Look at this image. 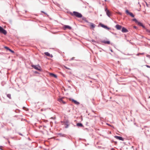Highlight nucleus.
I'll return each instance as SVG.
<instances>
[{"label":"nucleus","instance_id":"obj_1","mask_svg":"<svg viewBox=\"0 0 150 150\" xmlns=\"http://www.w3.org/2000/svg\"><path fill=\"white\" fill-rule=\"evenodd\" d=\"M72 15H74L78 18H81L82 17V15L81 13L75 11L73 12V14H72Z\"/></svg>","mask_w":150,"mask_h":150},{"label":"nucleus","instance_id":"obj_2","mask_svg":"<svg viewBox=\"0 0 150 150\" xmlns=\"http://www.w3.org/2000/svg\"><path fill=\"white\" fill-rule=\"evenodd\" d=\"M0 33L6 35L7 33L6 31L0 26Z\"/></svg>","mask_w":150,"mask_h":150},{"label":"nucleus","instance_id":"obj_3","mask_svg":"<svg viewBox=\"0 0 150 150\" xmlns=\"http://www.w3.org/2000/svg\"><path fill=\"white\" fill-rule=\"evenodd\" d=\"M85 21L88 23V25H89L91 27V28H95V25L94 24L92 23L88 22V21L86 20Z\"/></svg>","mask_w":150,"mask_h":150},{"label":"nucleus","instance_id":"obj_4","mask_svg":"<svg viewBox=\"0 0 150 150\" xmlns=\"http://www.w3.org/2000/svg\"><path fill=\"white\" fill-rule=\"evenodd\" d=\"M32 67L35 69L39 70V71H41V67L38 66V65H33Z\"/></svg>","mask_w":150,"mask_h":150},{"label":"nucleus","instance_id":"obj_5","mask_svg":"<svg viewBox=\"0 0 150 150\" xmlns=\"http://www.w3.org/2000/svg\"><path fill=\"white\" fill-rule=\"evenodd\" d=\"M126 13L127 14L129 15L132 17H134V16L133 14L131 12H129L128 10H126Z\"/></svg>","mask_w":150,"mask_h":150},{"label":"nucleus","instance_id":"obj_6","mask_svg":"<svg viewBox=\"0 0 150 150\" xmlns=\"http://www.w3.org/2000/svg\"><path fill=\"white\" fill-rule=\"evenodd\" d=\"M69 100L71 101L72 102H73L74 104L77 105H79V102L73 99H69Z\"/></svg>","mask_w":150,"mask_h":150},{"label":"nucleus","instance_id":"obj_7","mask_svg":"<svg viewBox=\"0 0 150 150\" xmlns=\"http://www.w3.org/2000/svg\"><path fill=\"white\" fill-rule=\"evenodd\" d=\"M115 137L116 138V139L122 140V141H123L124 140V139L122 138V137H120V136H115Z\"/></svg>","mask_w":150,"mask_h":150},{"label":"nucleus","instance_id":"obj_8","mask_svg":"<svg viewBox=\"0 0 150 150\" xmlns=\"http://www.w3.org/2000/svg\"><path fill=\"white\" fill-rule=\"evenodd\" d=\"M63 99H64V98H60L58 100L61 103L65 104L66 103V102L63 100Z\"/></svg>","mask_w":150,"mask_h":150},{"label":"nucleus","instance_id":"obj_9","mask_svg":"<svg viewBox=\"0 0 150 150\" xmlns=\"http://www.w3.org/2000/svg\"><path fill=\"white\" fill-rule=\"evenodd\" d=\"M122 31L123 33H127L128 32V30L124 27L122 28Z\"/></svg>","mask_w":150,"mask_h":150},{"label":"nucleus","instance_id":"obj_10","mask_svg":"<svg viewBox=\"0 0 150 150\" xmlns=\"http://www.w3.org/2000/svg\"><path fill=\"white\" fill-rule=\"evenodd\" d=\"M117 30H120L122 28V26L118 25H116L115 26Z\"/></svg>","mask_w":150,"mask_h":150},{"label":"nucleus","instance_id":"obj_11","mask_svg":"<svg viewBox=\"0 0 150 150\" xmlns=\"http://www.w3.org/2000/svg\"><path fill=\"white\" fill-rule=\"evenodd\" d=\"M105 11H106L107 15L108 16H110V12L108 10L107 8L106 9Z\"/></svg>","mask_w":150,"mask_h":150},{"label":"nucleus","instance_id":"obj_12","mask_svg":"<svg viewBox=\"0 0 150 150\" xmlns=\"http://www.w3.org/2000/svg\"><path fill=\"white\" fill-rule=\"evenodd\" d=\"M45 54L47 56H49L51 57H52V55H50V54L48 52H45Z\"/></svg>","mask_w":150,"mask_h":150},{"label":"nucleus","instance_id":"obj_13","mask_svg":"<svg viewBox=\"0 0 150 150\" xmlns=\"http://www.w3.org/2000/svg\"><path fill=\"white\" fill-rule=\"evenodd\" d=\"M136 23H137L138 25L142 26L143 28H145V26H144L141 23L139 22L138 21V22H137Z\"/></svg>","mask_w":150,"mask_h":150},{"label":"nucleus","instance_id":"obj_14","mask_svg":"<svg viewBox=\"0 0 150 150\" xmlns=\"http://www.w3.org/2000/svg\"><path fill=\"white\" fill-rule=\"evenodd\" d=\"M64 28L65 29L67 28L69 29H71V27L69 25H65L64 26Z\"/></svg>","mask_w":150,"mask_h":150},{"label":"nucleus","instance_id":"obj_15","mask_svg":"<svg viewBox=\"0 0 150 150\" xmlns=\"http://www.w3.org/2000/svg\"><path fill=\"white\" fill-rule=\"evenodd\" d=\"M50 75L52 76L55 78H57V75L55 74H53V73H50Z\"/></svg>","mask_w":150,"mask_h":150},{"label":"nucleus","instance_id":"obj_16","mask_svg":"<svg viewBox=\"0 0 150 150\" xmlns=\"http://www.w3.org/2000/svg\"><path fill=\"white\" fill-rule=\"evenodd\" d=\"M103 42V43L105 44H110V42L108 41H104Z\"/></svg>","mask_w":150,"mask_h":150},{"label":"nucleus","instance_id":"obj_17","mask_svg":"<svg viewBox=\"0 0 150 150\" xmlns=\"http://www.w3.org/2000/svg\"><path fill=\"white\" fill-rule=\"evenodd\" d=\"M77 125L79 127H83V125L81 123H78L77 124Z\"/></svg>","mask_w":150,"mask_h":150},{"label":"nucleus","instance_id":"obj_18","mask_svg":"<svg viewBox=\"0 0 150 150\" xmlns=\"http://www.w3.org/2000/svg\"><path fill=\"white\" fill-rule=\"evenodd\" d=\"M7 97L9 99H11V95L10 94H7Z\"/></svg>","mask_w":150,"mask_h":150},{"label":"nucleus","instance_id":"obj_19","mask_svg":"<svg viewBox=\"0 0 150 150\" xmlns=\"http://www.w3.org/2000/svg\"><path fill=\"white\" fill-rule=\"evenodd\" d=\"M101 26L104 28H108V27L106 26L103 24L101 25Z\"/></svg>","mask_w":150,"mask_h":150},{"label":"nucleus","instance_id":"obj_20","mask_svg":"<svg viewBox=\"0 0 150 150\" xmlns=\"http://www.w3.org/2000/svg\"><path fill=\"white\" fill-rule=\"evenodd\" d=\"M4 48L6 49V50H9L10 49V48H9L8 47H6V46H5L4 47Z\"/></svg>","mask_w":150,"mask_h":150},{"label":"nucleus","instance_id":"obj_21","mask_svg":"<svg viewBox=\"0 0 150 150\" xmlns=\"http://www.w3.org/2000/svg\"><path fill=\"white\" fill-rule=\"evenodd\" d=\"M133 21H135L136 23H137V22H138V21L135 18L133 19Z\"/></svg>","mask_w":150,"mask_h":150},{"label":"nucleus","instance_id":"obj_22","mask_svg":"<svg viewBox=\"0 0 150 150\" xmlns=\"http://www.w3.org/2000/svg\"><path fill=\"white\" fill-rule=\"evenodd\" d=\"M9 51H10V52H11V53H14V52L11 49H10Z\"/></svg>","mask_w":150,"mask_h":150},{"label":"nucleus","instance_id":"obj_23","mask_svg":"<svg viewBox=\"0 0 150 150\" xmlns=\"http://www.w3.org/2000/svg\"><path fill=\"white\" fill-rule=\"evenodd\" d=\"M146 31L147 32V33H149L150 34V30H148V29H146Z\"/></svg>","mask_w":150,"mask_h":150},{"label":"nucleus","instance_id":"obj_24","mask_svg":"<svg viewBox=\"0 0 150 150\" xmlns=\"http://www.w3.org/2000/svg\"><path fill=\"white\" fill-rule=\"evenodd\" d=\"M146 66L147 67H148V68H150V66H149V65H146Z\"/></svg>","mask_w":150,"mask_h":150},{"label":"nucleus","instance_id":"obj_25","mask_svg":"<svg viewBox=\"0 0 150 150\" xmlns=\"http://www.w3.org/2000/svg\"><path fill=\"white\" fill-rule=\"evenodd\" d=\"M65 67L66 69H69V70H70V68H68V67Z\"/></svg>","mask_w":150,"mask_h":150},{"label":"nucleus","instance_id":"obj_26","mask_svg":"<svg viewBox=\"0 0 150 150\" xmlns=\"http://www.w3.org/2000/svg\"><path fill=\"white\" fill-rule=\"evenodd\" d=\"M118 13L119 14H120V15L121 14V13H120V12H119Z\"/></svg>","mask_w":150,"mask_h":150},{"label":"nucleus","instance_id":"obj_27","mask_svg":"<svg viewBox=\"0 0 150 150\" xmlns=\"http://www.w3.org/2000/svg\"><path fill=\"white\" fill-rule=\"evenodd\" d=\"M105 1H106L107 0H105Z\"/></svg>","mask_w":150,"mask_h":150},{"label":"nucleus","instance_id":"obj_28","mask_svg":"<svg viewBox=\"0 0 150 150\" xmlns=\"http://www.w3.org/2000/svg\"><path fill=\"white\" fill-rule=\"evenodd\" d=\"M134 28H136V27H135V26H134Z\"/></svg>","mask_w":150,"mask_h":150},{"label":"nucleus","instance_id":"obj_29","mask_svg":"<svg viewBox=\"0 0 150 150\" xmlns=\"http://www.w3.org/2000/svg\"><path fill=\"white\" fill-rule=\"evenodd\" d=\"M25 108V107H23V109H24V108Z\"/></svg>","mask_w":150,"mask_h":150},{"label":"nucleus","instance_id":"obj_30","mask_svg":"<svg viewBox=\"0 0 150 150\" xmlns=\"http://www.w3.org/2000/svg\"><path fill=\"white\" fill-rule=\"evenodd\" d=\"M146 5L147 6V4L146 3Z\"/></svg>","mask_w":150,"mask_h":150}]
</instances>
